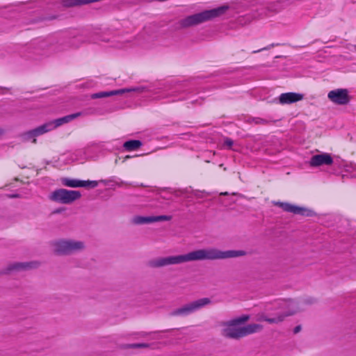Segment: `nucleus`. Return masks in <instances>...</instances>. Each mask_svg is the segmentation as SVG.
Masks as SVG:
<instances>
[{"label": "nucleus", "mask_w": 356, "mask_h": 356, "mask_svg": "<svg viewBox=\"0 0 356 356\" xmlns=\"http://www.w3.org/2000/svg\"><path fill=\"white\" fill-rule=\"evenodd\" d=\"M246 254L247 252L242 250L222 251L216 248L201 249L190 252L185 254L156 257L149 260L147 262V266L152 268H159L191 261L224 259L243 257Z\"/></svg>", "instance_id": "f257e3e1"}, {"label": "nucleus", "mask_w": 356, "mask_h": 356, "mask_svg": "<svg viewBox=\"0 0 356 356\" xmlns=\"http://www.w3.org/2000/svg\"><path fill=\"white\" fill-rule=\"evenodd\" d=\"M250 319L249 315H242L224 323L222 335L229 339H239L248 335L258 332L262 329V325L257 323L248 324L240 327L241 325Z\"/></svg>", "instance_id": "f03ea898"}, {"label": "nucleus", "mask_w": 356, "mask_h": 356, "mask_svg": "<svg viewBox=\"0 0 356 356\" xmlns=\"http://www.w3.org/2000/svg\"><path fill=\"white\" fill-rule=\"evenodd\" d=\"M229 6L224 5L211 10H206L202 12L189 15L179 21V25L181 28H188L196 26L203 22L211 20L216 17L223 15L227 10Z\"/></svg>", "instance_id": "7ed1b4c3"}, {"label": "nucleus", "mask_w": 356, "mask_h": 356, "mask_svg": "<svg viewBox=\"0 0 356 356\" xmlns=\"http://www.w3.org/2000/svg\"><path fill=\"white\" fill-rule=\"evenodd\" d=\"M83 42L79 37L63 39L55 44H49L44 40L40 42V47L47 48L49 54H58L66 51L72 48H77Z\"/></svg>", "instance_id": "20e7f679"}, {"label": "nucleus", "mask_w": 356, "mask_h": 356, "mask_svg": "<svg viewBox=\"0 0 356 356\" xmlns=\"http://www.w3.org/2000/svg\"><path fill=\"white\" fill-rule=\"evenodd\" d=\"M81 197L79 191L58 188L52 191L48 196L50 201L62 204H70Z\"/></svg>", "instance_id": "39448f33"}, {"label": "nucleus", "mask_w": 356, "mask_h": 356, "mask_svg": "<svg viewBox=\"0 0 356 356\" xmlns=\"http://www.w3.org/2000/svg\"><path fill=\"white\" fill-rule=\"evenodd\" d=\"M84 243L74 240L60 239L54 243L55 252L59 255H69L84 248Z\"/></svg>", "instance_id": "423d86ee"}, {"label": "nucleus", "mask_w": 356, "mask_h": 356, "mask_svg": "<svg viewBox=\"0 0 356 356\" xmlns=\"http://www.w3.org/2000/svg\"><path fill=\"white\" fill-rule=\"evenodd\" d=\"M211 302V300L209 298H200L174 309L170 313V316H186L209 305Z\"/></svg>", "instance_id": "0eeeda50"}, {"label": "nucleus", "mask_w": 356, "mask_h": 356, "mask_svg": "<svg viewBox=\"0 0 356 356\" xmlns=\"http://www.w3.org/2000/svg\"><path fill=\"white\" fill-rule=\"evenodd\" d=\"M274 204L278 206L286 212L292 213L296 215L307 217H312L316 215V212L312 209L304 207L291 204L289 202H275Z\"/></svg>", "instance_id": "6e6552de"}, {"label": "nucleus", "mask_w": 356, "mask_h": 356, "mask_svg": "<svg viewBox=\"0 0 356 356\" xmlns=\"http://www.w3.org/2000/svg\"><path fill=\"white\" fill-rule=\"evenodd\" d=\"M327 97L329 99L338 105H346L350 101V96L348 95L347 89H336L328 92Z\"/></svg>", "instance_id": "1a4fd4ad"}, {"label": "nucleus", "mask_w": 356, "mask_h": 356, "mask_svg": "<svg viewBox=\"0 0 356 356\" xmlns=\"http://www.w3.org/2000/svg\"><path fill=\"white\" fill-rule=\"evenodd\" d=\"M333 162V159L330 154L322 153L312 156L309 163L312 167H319L321 165H330Z\"/></svg>", "instance_id": "9d476101"}, {"label": "nucleus", "mask_w": 356, "mask_h": 356, "mask_svg": "<svg viewBox=\"0 0 356 356\" xmlns=\"http://www.w3.org/2000/svg\"><path fill=\"white\" fill-rule=\"evenodd\" d=\"M83 115L82 112H77L75 113H72L70 115H65L64 117L57 118L51 122L45 123V125L47 127L48 131L53 130L54 129L57 128L58 127H60L64 124L68 123L70 121L77 118L79 116H81Z\"/></svg>", "instance_id": "9b49d317"}, {"label": "nucleus", "mask_w": 356, "mask_h": 356, "mask_svg": "<svg viewBox=\"0 0 356 356\" xmlns=\"http://www.w3.org/2000/svg\"><path fill=\"white\" fill-rule=\"evenodd\" d=\"M47 127L45 124L39 126L33 129L29 130L24 133L20 134V137L22 140L24 142L29 141V140L33 138V142L35 143L36 139L35 138L36 136L42 135L48 132Z\"/></svg>", "instance_id": "f8f14e48"}, {"label": "nucleus", "mask_w": 356, "mask_h": 356, "mask_svg": "<svg viewBox=\"0 0 356 356\" xmlns=\"http://www.w3.org/2000/svg\"><path fill=\"white\" fill-rule=\"evenodd\" d=\"M40 266L38 261L15 262L8 266L6 270L10 271H23L30 269L37 268Z\"/></svg>", "instance_id": "ddd939ff"}, {"label": "nucleus", "mask_w": 356, "mask_h": 356, "mask_svg": "<svg viewBox=\"0 0 356 356\" xmlns=\"http://www.w3.org/2000/svg\"><path fill=\"white\" fill-rule=\"evenodd\" d=\"M141 90V88H124V89H120V90H111V91H102L96 93H93L90 95L91 99H100V98H104L111 97L113 95H121L127 92H131V91H140Z\"/></svg>", "instance_id": "4468645a"}, {"label": "nucleus", "mask_w": 356, "mask_h": 356, "mask_svg": "<svg viewBox=\"0 0 356 356\" xmlns=\"http://www.w3.org/2000/svg\"><path fill=\"white\" fill-rule=\"evenodd\" d=\"M304 95L296 92H285L279 97V102L281 104H290L302 100Z\"/></svg>", "instance_id": "2eb2a0df"}, {"label": "nucleus", "mask_w": 356, "mask_h": 356, "mask_svg": "<svg viewBox=\"0 0 356 356\" xmlns=\"http://www.w3.org/2000/svg\"><path fill=\"white\" fill-rule=\"evenodd\" d=\"M296 313V310L282 312L278 314L275 317H268L267 316H262L261 319L268 322L270 324L278 323L282 322L286 316H292Z\"/></svg>", "instance_id": "dca6fc26"}, {"label": "nucleus", "mask_w": 356, "mask_h": 356, "mask_svg": "<svg viewBox=\"0 0 356 356\" xmlns=\"http://www.w3.org/2000/svg\"><path fill=\"white\" fill-rule=\"evenodd\" d=\"M143 145V143L139 140H129L123 144V147L127 151L136 150Z\"/></svg>", "instance_id": "f3484780"}, {"label": "nucleus", "mask_w": 356, "mask_h": 356, "mask_svg": "<svg viewBox=\"0 0 356 356\" xmlns=\"http://www.w3.org/2000/svg\"><path fill=\"white\" fill-rule=\"evenodd\" d=\"M61 183L63 186L71 187V188H78L81 187V180L70 179L67 177H64L61 179Z\"/></svg>", "instance_id": "a211bd4d"}, {"label": "nucleus", "mask_w": 356, "mask_h": 356, "mask_svg": "<svg viewBox=\"0 0 356 356\" xmlns=\"http://www.w3.org/2000/svg\"><path fill=\"white\" fill-rule=\"evenodd\" d=\"M134 223L136 225L149 224L153 222V216H135L133 219Z\"/></svg>", "instance_id": "6ab92c4d"}, {"label": "nucleus", "mask_w": 356, "mask_h": 356, "mask_svg": "<svg viewBox=\"0 0 356 356\" xmlns=\"http://www.w3.org/2000/svg\"><path fill=\"white\" fill-rule=\"evenodd\" d=\"M98 186L97 181L81 180V187L96 188Z\"/></svg>", "instance_id": "aec40b11"}, {"label": "nucleus", "mask_w": 356, "mask_h": 356, "mask_svg": "<svg viewBox=\"0 0 356 356\" xmlns=\"http://www.w3.org/2000/svg\"><path fill=\"white\" fill-rule=\"evenodd\" d=\"M248 121L255 124L266 125L269 123L268 120L260 118H251Z\"/></svg>", "instance_id": "412c9836"}, {"label": "nucleus", "mask_w": 356, "mask_h": 356, "mask_svg": "<svg viewBox=\"0 0 356 356\" xmlns=\"http://www.w3.org/2000/svg\"><path fill=\"white\" fill-rule=\"evenodd\" d=\"M149 343H131L127 344L126 347L129 348H148L149 347Z\"/></svg>", "instance_id": "4be33fe9"}, {"label": "nucleus", "mask_w": 356, "mask_h": 356, "mask_svg": "<svg viewBox=\"0 0 356 356\" xmlns=\"http://www.w3.org/2000/svg\"><path fill=\"white\" fill-rule=\"evenodd\" d=\"M172 219L171 216H166V215H161V216H153V222H159V221H168Z\"/></svg>", "instance_id": "5701e85b"}, {"label": "nucleus", "mask_w": 356, "mask_h": 356, "mask_svg": "<svg viewBox=\"0 0 356 356\" xmlns=\"http://www.w3.org/2000/svg\"><path fill=\"white\" fill-rule=\"evenodd\" d=\"M234 144V141L229 138H226L225 139V141H224V145L227 147H228L229 149L232 147V146Z\"/></svg>", "instance_id": "b1692460"}, {"label": "nucleus", "mask_w": 356, "mask_h": 356, "mask_svg": "<svg viewBox=\"0 0 356 356\" xmlns=\"http://www.w3.org/2000/svg\"><path fill=\"white\" fill-rule=\"evenodd\" d=\"M65 211V207H60V208H58L56 209V210H54L53 211V213H60L63 211Z\"/></svg>", "instance_id": "393cba45"}, {"label": "nucleus", "mask_w": 356, "mask_h": 356, "mask_svg": "<svg viewBox=\"0 0 356 356\" xmlns=\"http://www.w3.org/2000/svg\"><path fill=\"white\" fill-rule=\"evenodd\" d=\"M112 181H113V179H101L99 181V182L103 183L106 186L108 185L110 182H112Z\"/></svg>", "instance_id": "a878e982"}, {"label": "nucleus", "mask_w": 356, "mask_h": 356, "mask_svg": "<svg viewBox=\"0 0 356 356\" xmlns=\"http://www.w3.org/2000/svg\"><path fill=\"white\" fill-rule=\"evenodd\" d=\"M273 46H274V44H272L269 47H264V48H262V49H259V50H254V51H252V53L255 54V53L259 52V51H263V50L269 49L270 47H273Z\"/></svg>", "instance_id": "bb28decb"}, {"label": "nucleus", "mask_w": 356, "mask_h": 356, "mask_svg": "<svg viewBox=\"0 0 356 356\" xmlns=\"http://www.w3.org/2000/svg\"><path fill=\"white\" fill-rule=\"evenodd\" d=\"M301 329H302L301 325H299L296 326L293 329V333L294 334L298 333L301 330Z\"/></svg>", "instance_id": "cd10ccee"}, {"label": "nucleus", "mask_w": 356, "mask_h": 356, "mask_svg": "<svg viewBox=\"0 0 356 356\" xmlns=\"http://www.w3.org/2000/svg\"><path fill=\"white\" fill-rule=\"evenodd\" d=\"M123 184H125V185H130V184L127 183V182H125V181H120V182H116L115 183V185L118 186H122Z\"/></svg>", "instance_id": "c85d7f7f"}, {"label": "nucleus", "mask_w": 356, "mask_h": 356, "mask_svg": "<svg viewBox=\"0 0 356 356\" xmlns=\"http://www.w3.org/2000/svg\"><path fill=\"white\" fill-rule=\"evenodd\" d=\"M307 304H312L314 302V300L312 298H307L305 300Z\"/></svg>", "instance_id": "c756f323"}, {"label": "nucleus", "mask_w": 356, "mask_h": 356, "mask_svg": "<svg viewBox=\"0 0 356 356\" xmlns=\"http://www.w3.org/2000/svg\"><path fill=\"white\" fill-rule=\"evenodd\" d=\"M286 304V302L283 300V301H282V302L278 303L279 307L280 308H284L285 307Z\"/></svg>", "instance_id": "7c9ffc66"}, {"label": "nucleus", "mask_w": 356, "mask_h": 356, "mask_svg": "<svg viewBox=\"0 0 356 356\" xmlns=\"http://www.w3.org/2000/svg\"><path fill=\"white\" fill-rule=\"evenodd\" d=\"M19 195L17 193L10 195L9 197L11 198H17L19 197Z\"/></svg>", "instance_id": "2f4dec72"}, {"label": "nucleus", "mask_w": 356, "mask_h": 356, "mask_svg": "<svg viewBox=\"0 0 356 356\" xmlns=\"http://www.w3.org/2000/svg\"><path fill=\"white\" fill-rule=\"evenodd\" d=\"M4 132V130L1 128H0V135L3 134Z\"/></svg>", "instance_id": "473e14b6"}, {"label": "nucleus", "mask_w": 356, "mask_h": 356, "mask_svg": "<svg viewBox=\"0 0 356 356\" xmlns=\"http://www.w3.org/2000/svg\"><path fill=\"white\" fill-rule=\"evenodd\" d=\"M221 195H228V193L227 192H225V193H222Z\"/></svg>", "instance_id": "72a5a7b5"}, {"label": "nucleus", "mask_w": 356, "mask_h": 356, "mask_svg": "<svg viewBox=\"0 0 356 356\" xmlns=\"http://www.w3.org/2000/svg\"><path fill=\"white\" fill-rule=\"evenodd\" d=\"M147 334H148L147 333H145V332H144V333H142V334H141V336L145 337V336H147Z\"/></svg>", "instance_id": "f704fd0d"}, {"label": "nucleus", "mask_w": 356, "mask_h": 356, "mask_svg": "<svg viewBox=\"0 0 356 356\" xmlns=\"http://www.w3.org/2000/svg\"><path fill=\"white\" fill-rule=\"evenodd\" d=\"M129 158H131V156H127L125 157V159H129Z\"/></svg>", "instance_id": "c9c22d12"}]
</instances>
